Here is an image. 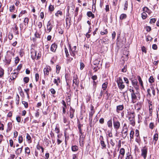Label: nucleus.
Instances as JSON below:
<instances>
[{
	"label": "nucleus",
	"mask_w": 159,
	"mask_h": 159,
	"mask_svg": "<svg viewBox=\"0 0 159 159\" xmlns=\"http://www.w3.org/2000/svg\"><path fill=\"white\" fill-rule=\"evenodd\" d=\"M129 91L130 93L132 102L133 103H135L136 102L137 95L138 94V93L135 92L133 88L129 89Z\"/></svg>",
	"instance_id": "obj_1"
},
{
	"label": "nucleus",
	"mask_w": 159,
	"mask_h": 159,
	"mask_svg": "<svg viewBox=\"0 0 159 159\" xmlns=\"http://www.w3.org/2000/svg\"><path fill=\"white\" fill-rule=\"evenodd\" d=\"M116 82L119 89L122 90L125 87V86L121 77H119L116 79Z\"/></svg>",
	"instance_id": "obj_2"
},
{
	"label": "nucleus",
	"mask_w": 159,
	"mask_h": 159,
	"mask_svg": "<svg viewBox=\"0 0 159 159\" xmlns=\"http://www.w3.org/2000/svg\"><path fill=\"white\" fill-rule=\"evenodd\" d=\"M151 92H152L153 97L155 95V89L153 85L152 84L150 85V88L148 89L147 90V96L149 97H151L152 96Z\"/></svg>",
	"instance_id": "obj_3"
},
{
	"label": "nucleus",
	"mask_w": 159,
	"mask_h": 159,
	"mask_svg": "<svg viewBox=\"0 0 159 159\" xmlns=\"http://www.w3.org/2000/svg\"><path fill=\"white\" fill-rule=\"evenodd\" d=\"M135 114L133 113H130L129 114L128 118L130 122V124L133 126L135 124Z\"/></svg>",
	"instance_id": "obj_4"
},
{
	"label": "nucleus",
	"mask_w": 159,
	"mask_h": 159,
	"mask_svg": "<svg viewBox=\"0 0 159 159\" xmlns=\"http://www.w3.org/2000/svg\"><path fill=\"white\" fill-rule=\"evenodd\" d=\"M31 57L33 59H35L38 60L40 58L41 56V54L38 53L37 54L36 51L34 49H32L31 50Z\"/></svg>",
	"instance_id": "obj_5"
},
{
	"label": "nucleus",
	"mask_w": 159,
	"mask_h": 159,
	"mask_svg": "<svg viewBox=\"0 0 159 159\" xmlns=\"http://www.w3.org/2000/svg\"><path fill=\"white\" fill-rule=\"evenodd\" d=\"M116 119H117L116 117L114 116L113 117V126L116 130L117 131L119 129L120 127V123L119 121L116 120Z\"/></svg>",
	"instance_id": "obj_6"
},
{
	"label": "nucleus",
	"mask_w": 159,
	"mask_h": 159,
	"mask_svg": "<svg viewBox=\"0 0 159 159\" xmlns=\"http://www.w3.org/2000/svg\"><path fill=\"white\" fill-rule=\"evenodd\" d=\"M69 48L71 55L74 57V58H75V54L77 52V51H76V46H74L73 48H71V45L69 44Z\"/></svg>",
	"instance_id": "obj_7"
},
{
	"label": "nucleus",
	"mask_w": 159,
	"mask_h": 159,
	"mask_svg": "<svg viewBox=\"0 0 159 159\" xmlns=\"http://www.w3.org/2000/svg\"><path fill=\"white\" fill-rule=\"evenodd\" d=\"M131 81L133 86L136 90L138 89L139 88V86L137 78L135 77L133 79L132 78L131 79Z\"/></svg>",
	"instance_id": "obj_8"
},
{
	"label": "nucleus",
	"mask_w": 159,
	"mask_h": 159,
	"mask_svg": "<svg viewBox=\"0 0 159 159\" xmlns=\"http://www.w3.org/2000/svg\"><path fill=\"white\" fill-rule=\"evenodd\" d=\"M148 149V148L146 146H144L141 149V156L143 157L144 159H146V158Z\"/></svg>",
	"instance_id": "obj_9"
},
{
	"label": "nucleus",
	"mask_w": 159,
	"mask_h": 159,
	"mask_svg": "<svg viewBox=\"0 0 159 159\" xmlns=\"http://www.w3.org/2000/svg\"><path fill=\"white\" fill-rule=\"evenodd\" d=\"M135 136L136 137L135 141L138 143H139L140 142V138L139 136V131L136 129L135 130Z\"/></svg>",
	"instance_id": "obj_10"
},
{
	"label": "nucleus",
	"mask_w": 159,
	"mask_h": 159,
	"mask_svg": "<svg viewBox=\"0 0 159 159\" xmlns=\"http://www.w3.org/2000/svg\"><path fill=\"white\" fill-rule=\"evenodd\" d=\"M53 27V26L51 24L50 21H48L47 24V30L48 31V33L51 31Z\"/></svg>",
	"instance_id": "obj_11"
},
{
	"label": "nucleus",
	"mask_w": 159,
	"mask_h": 159,
	"mask_svg": "<svg viewBox=\"0 0 159 159\" xmlns=\"http://www.w3.org/2000/svg\"><path fill=\"white\" fill-rule=\"evenodd\" d=\"M100 140V144L101 146L102 147V148L104 149L106 148V145L105 144L104 141H103V138L102 136H100L99 139Z\"/></svg>",
	"instance_id": "obj_12"
},
{
	"label": "nucleus",
	"mask_w": 159,
	"mask_h": 159,
	"mask_svg": "<svg viewBox=\"0 0 159 159\" xmlns=\"http://www.w3.org/2000/svg\"><path fill=\"white\" fill-rule=\"evenodd\" d=\"M51 70V68L50 66L46 67L43 69V71L45 75H48L49 72Z\"/></svg>",
	"instance_id": "obj_13"
},
{
	"label": "nucleus",
	"mask_w": 159,
	"mask_h": 159,
	"mask_svg": "<svg viewBox=\"0 0 159 159\" xmlns=\"http://www.w3.org/2000/svg\"><path fill=\"white\" fill-rule=\"evenodd\" d=\"M14 71L15 72H14L11 73V74L10 79L11 80H14L16 79L18 74V73L17 72H16V71Z\"/></svg>",
	"instance_id": "obj_14"
},
{
	"label": "nucleus",
	"mask_w": 159,
	"mask_h": 159,
	"mask_svg": "<svg viewBox=\"0 0 159 159\" xmlns=\"http://www.w3.org/2000/svg\"><path fill=\"white\" fill-rule=\"evenodd\" d=\"M66 27L68 29L70 27L71 24V19L70 17H66Z\"/></svg>",
	"instance_id": "obj_15"
},
{
	"label": "nucleus",
	"mask_w": 159,
	"mask_h": 159,
	"mask_svg": "<svg viewBox=\"0 0 159 159\" xmlns=\"http://www.w3.org/2000/svg\"><path fill=\"white\" fill-rule=\"evenodd\" d=\"M128 129L123 128L122 131V136L124 138H125L127 135Z\"/></svg>",
	"instance_id": "obj_16"
},
{
	"label": "nucleus",
	"mask_w": 159,
	"mask_h": 159,
	"mask_svg": "<svg viewBox=\"0 0 159 159\" xmlns=\"http://www.w3.org/2000/svg\"><path fill=\"white\" fill-rule=\"evenodd\" d=\"M13 31L15 33V34L18 35L19 34V32L18 31V27L17 26L16 24H14L13 27L12 28Z\"/></svg>",
	"instance_id": "obj_17"
},
{
	"label": "nucleus",
	"mask_w": 159,
	"mask_h": 159,
	"mask_svg": "<svg viewBox=\"0 0 159 159\" xmlns=\"http://www.w3.org/2000/svg\"><path fill=\"white\" fill-rule=\"evenodd\" d=\"M75 110L72 108L71 107H70V117L71 119H72L74 117V112Z\"/></svg>",
	"instance_id": "obj_18"
},
{
	"label": "nucleus",
	"mask_w": 159,
	"mask_h": 159,
	"mask_svg": "<svg viewBox=\"0 0 159 159\" xmlns=\"http://www.w3.org/2000/svg\"><path fill=\"white\" fill-rule=\"evenodd\" d=\"M78 77L77 75L75 76H74L73 77V84H75V85L78 86H79V82H78Z\"/></svg>",
	"instance_id": "obj_19"
},
{
	"label": "nucleus",
	"mask_w": 159,
	"mask_h": 159,
	"mask_svg": "<svg viewBox=\"0 0 159 159\" xmlns=\"http://www.w3.org/2000/svg\"><path fill=\"white\" fill-rule=\"evenodd\" d=\"M57 48V45L55 43H53L51 46V50L53 52H55Z\"/></svg>",
	"instance_id": "obj_20"
},
{
	"label": "nucleus",
	"mask_w": 159,
	"mask_h": 159,
	"mask_svg": "<svg viewBox=\"0 0 159 159\" xmlns=\"http://www.w3.org/2000/svg\"><path fill=\"white\" fill-rule=\"evenodd\" d=\"M12 124L11 122H9L7 124V129L6 130V132L7 133H8L9 132L12 128Z\"/></svg>",
	"instance_id": "obj_21"
},
{
	"label": "nucleus",
	"mask_w": 159,
	"mask_h": 159,
	"mask_svg": "<svg viewBox=\"0 0 159 159\" xmlns=\"http://www.w3.org/2000/svg\"><path fill=\"white\" fill-rule=\"evenodd\" d=\"M123 109L124 106L123 105L118 106L116 107V111L119 113V111L122 110Z\"/></svg>",
	"instance_id": "obj_22"
},
{
	"label": "nucleus",
	"mask_w": 159,
	"mask_h": 159,
	"mask_svg": "<svg viewBox=\"0 0 159 159\" xmlns=\"http://www.w3.org/2000/svg\"><path fill=\"white\" fill-rule=\"evenodd\" d=\"M125 159H134L132 155L129 152H128L126 154V156Z\"/></svg>",
	"instance_id": "obj_23"
},
{
	"label": "nucleus",
	"mask_w": 159,
	"mask_h": 159,
	"mask_svg": "<svg viewBox=\"0 0 159 159\" xmlns=\"http://www.w3.org/2000/svg\"><path fill=\"white\" fill-rule=\"evenodd\" d=\"M53 82L54 84H56L57 86H58L59 83H60V78L58 77L57 79H55L54 80Z\"/></svg>",
	"instance_id": "obj_24"
},
{
	"label": "nucleus",
	"mask_w": 159,
	"mask_h": 159,
	"mask_svg": "<svg viewBox=\"0 0 159 159\" xmlns=\"http://www.w3.org/2000/svg\"><path fill=\"white\" fill-rule=\"evenodd\" d=\"M87 16L89 17H91L92 18H94L95 17L94 14H93L91 11H88L87 13Z\"/></svg>",
	"instance_id": "obj_25"
},
{
	"label": "nucleus",
	"mask_w": 159,
	"mask_h": 159,
	"mask_svg": "<svg viewBox=\"0 0 159 159\" xmlns=\"http://www.w3.org/2000/svg\"><path fill=\"white\" fill-rule=\"evenodd\" d=\"M137 78L139 81V84H140V85H141L142 87H143V83L141 78L140 76L138 75L137 76Z\"/></svg>",
	"instance_id": "obj_26"
},
{
	"label": "nucleus",
	"mask_w": 159,
	"mask_h": 159,
	"mask_svg": "<svg viewBox=\"0 0 159 159\" xmlns=\"http://www.w3.org/2000/svg\"><path fill=\"white\" fill-rule=\"evenodd\" d=\"M107 125L108 127L110 128H111L112 127V119L111 118L107 122Z\"/></svg>",
	"instance_id": "obj_27"
},
{
	"label": "nucleus",
	"mask_w": 159,
	"mask_h": 159,
	"mask_svg": "<svg viewBox=\"0 0 159 159\" xmlns=\"http://www.w3.org/2000/svg\"><path fill=\"white\" fill-rule=\"evenodd\" d=\"M134 131L133 130L131 131L130 133V139L131 141H133V139L134 138Z\"/></svg>",
	"instance_id": "obj_28"
},
{
	"label": "nucleus",
	"mask_w": 159,
	"mask_h": 159,
	"mask_svg": "<svg viewBox=\"0 0 159 159\" xmlns=\"http://www.w3.org/2000/svg\"><path fill=\"white\" fill-rule=\"evenodd\" d=\"M84 137H83V136L81 135L80 136V138L79 139V142L80 145H81V144H83V142H84Z\"/></svg>",
	"instance_id": "obj_29"
},
{
	"label": "nucleus",
	"mask_w": 159,
	"mask_h": 159,
	"mask_svg": "<svg viewBox=\"0 0 159 159\" xmlns=\"http://www.w3.org/2000/svg\"><path fill=\"white\" fill-rule=\"evenodd\" d=\"M26 138L29 143H30L31 142V137L28 133L26 134Z\"/></svg>",
	"instance_id": "obj_30"
},
{
	"label": "nucleus",
	"mask_w": 159,
	"mask_h": 159,
	"mask_svg": "<svg viewBox=\"0 0 159 159\" xmlns=\"http://www.w3.org/2000/svg\"><path fill=\"white\" fill-rule=\"evenodd\" d=\"M4 74V69L1 67H0V78L3 77Z\"/></svg>",
	"instance_id": "obj_31"
},
{
	"label": "nucleus",
	"mask_w": 159,
	"mask_h": 159,
	"mask_svg": "<svg viewBox=\"0 0 159 159\" xmlns=\"http://www.w3.org/2000/svg\"><path fill=\"white\" fill-rule=\"evenodd\" d=\"M29 22V19L27 17L25 18L24 22L25 26H28Z\"/></svg>",
	"instance_id": "obj_32"
},
{
	"label": "nucleus",
	"mask_w": 159,
	"mask_h": 159,
	"mask_svg": "<svg viewBox=\"0 0 159 159\" xmlns=\"http://www.w3.org/2000/svg\"><path fill=\"white\" fill-rule=\"evenodd\" d=\"M22 152V149L18 148L16 150L15 153L16 155H19Z\"/></svg>",
	"instance_id": "obj_33"
},
{
	"label": "nucleus",
	"mask_w": 159,
	"mask_h": 159,
	"mask_svg": "<svg viewBox=\"0 0 159 159\" xmlns=\"http://www.w3.org/2000/svg\"><path fill=\"white\" fill-rule=\"evenodd\" d=\"M15 6L14 5H11L9 7V11L11 12H13L15 10Z\"/></svg>",
	"instance_id": "obj_34"
},
{
	"label": "nucleus",
	"mask_w": 159,
	"mask_h": 159,
	"mask_svg": "<svg viewBox=\"0 0 159 159\" xmlns=\"http://www.w3.org/2000/svg\"><path fill=\"white\" fill-rule=\"evenodd\" d=\"M108 83L107 82L104 83L102 85V88L103 90H105L107 86Z\"/></svg>",
	"instance_id": "obj_35"
},
{
	"label": "nucleus",
	"mask_w": 159,
	"mask_h": 159,
	"mask_svg": "<svg viewBox=\"0 0 159 159\" xmlns=\"http://www.w3.org/2000/svg\"><path fill=\"white\" fill-rule=\"evenodd\" d=\"M143 12H147L148 13H150L151 11L147 7H144L143 9Z\"/></svg>",
	"instance_id": "obj_36"
},
{
	"label": "nucleus",
	"mask_w": 159,
	"mask_h": 159,
	"mask_svg": "<svg viewBox=\"0 0 159 159\" xmlns=\"http://www.w3.org/2000/svg\"><path fill=\"white\" fill-rule=\"evenodd\" d=\"M120 154L121 155H124L125 154V150L123 148H121L120 150Z\"/></svg>",
	"instance_id": "obj_37"
},
{
	"label": "nucleus",
	"mask_w": 159,
	"mask_h": 159,
	"mask_svg": "<svg viewBox=\"0 0 159 159\" xmlns=\"http://www.w3.org/2000/svg\"><path fill=\"white\" fill-rule=\"evenodd\" d=\"M158 134L157 133L155 134L153 136V140H154L155 141V143H156V142L157 141L158 139Z\"/></svg>",
	"instance_id": "obj_38"
},
{
	"label": "nucleus",
	"mask_w": 159,
	"mask_h": 159,
	"mask_svg": "<svg viewBox=\"0 0 159 159\" xmlns=\"http://www.w3.org/2000/svg\"><path fill=\"white\" fill-rule=\"evenodd\" d=\"M55 16L57 17H59V16H61L62 15V12L61 11H58L55 14Z\"/></svg>",
	"instance_id": "obj_39"
},
{
	"label": "nucleus",
	"mask_w": 159,
	"mask_h": 159,
	"mask_svg": "<svg viewBox=\"0 0 159 159\" xmlns=\"http://www.w3.org/2000/svg\"><path fill=\"white\" fill-rule=\"evenodd\" d=\"M141 15L142 18L143 20L146 19L147 17V14L145 12H143L141 14Z\"/></svg>",
	"instance_id": "obj_40"
},
{
	"label": "nucleus",
	"mask_w": 159,
	"mask_h": 159,
	"mask_svg": "<svg viewBox=\"0 0 159 159\" xmlns=\"http://www.w3.org/2000/svg\"><path fill=\"white\" fill-rule=\"evenodd\" d=\"M78 147L76 145H74L72 146L71 149L73 151L75 152L78 150Z\"/></svg>",
	"instance_id": "obj_41"
},
{
	"label": "nucleus",
	"mask_w": 159,
	"mask_h": 159,
	"mask_svg": "<svg viewBox=\"0 0 159 159\" xmlns=\"http://www.w3.org/2000/svg\"><path fill=\"white\" fill-rule=\"evenodd\" d=\"M22 65L21 64H20L17 67V68L16 69L14 70V71H16L18 73L20 70L21 68L22 67Z\"/></svg>",
	"instance_id": "obj_42"
},
{
	"label": "nucleus",
	"mask_w": 159,
	"mask_h": 159,
	"mask_svg": "<svg viewBox=\"0 0 159 159\" xmlns=\"http://www.w3.org/2000/svg\"><path fill=\"white\" fill-rule=\"evenodd\" d=\"M127 15L125 14H121L120 17V20H123L126 18Z\"/></svg>",
	"instance_id": "obj_43"
},
{
	"label": "nucleus",
	"mask_w": 159,
	"mask_h": 159,
	"mask_svg": "<svg viewBox=\"0 0 159 159\" xmlns=\"http://www.w3.org/2000/svg\"><path fill=\"white\" fill-rule=\"evenodd\" d=\"M20 100V97L17 94L16 97V104L18 105L19 104Z\"/></svg>",
	"instance_id": "obj_44"
},
{
	"label": "nucleus",
	"mask_w": 159,
	"mask_h": 159,
	"mask_svg": "<svg viewBox=\"0 0 159 159\" xmlns=\"http://www.w3.org/2000/svg\"><path fill=\"white\" fill-rule=\"evenodd\" d=\"M155 80L153 76H151L149 79V81L151 83H152L154 82Z\"/></svg>",
	"instance_id": "obj_45"
},
{
	"label": "nucleus",
	"mask_w": 159,
	"mask_h": 159,
	"mask_svg": "<svg viewBox=\"0 0 159 159\" xmlns=\"http://www.w3.org/2000/svg\"><path fill=\"white\" fill-rule=\"evenodd\" d=\"M56 73L57 74H58L59 73L60 70L61 69V67L58 65H57L56 66Z\"/></svg>",
	"instance_id": "obj_46"
},
{
	"label": "nucleus",
	"mask_w": 159,
	"mask_h": 159,
	"mask_svg": "<svg viewBox=\"0 0 159 159\" xmlns=\"http://www.w3.org/2000/svg\"><path fill=\"white\" fill-rule=\"evenodd\" d=\"M18 89L19 91V93L20 95L21 96H23L24 95V93L22 90V89H21V88L20 87H19L18 88Z\"/></svg>",
	"instance_id": "obj_47"
},
{
	"label": "nucleus",
	"mask_w": 159,
	"mask_h": 159,
	"mask_svg": "<svg viewBox=\"0 0 159 159\" xmlns=\"http://www.w3.org/2000/svg\"><path fill=\"white\" fill-rule=\"evenodd\" d=\"M58 31L59 34H63L64 32L63 28L61 27L58 28Z\"/></svg>",
	"instance_id": "obj_48"
},
{
	"label": "nucleus",
	"mask_w": 159,
	"mask_h": 159,
	"mask_svg": "<svg viewBox=\"0 0 159 159\" xmlns=\"http://www.w3.org/2000/svg\"><path fill=\"white\" fill-rule=\"evenodd\" d=\"M128 2L127 1H125L124 4V10H126L128 9Z\"/></svg>",
	"instance_id": "obj_49"
},
{
	"label": "nucleus",
	"mask_w": 159,
	"mask_h": 159,
	"mask_svg": "<svg viewBox=\"0 0 159 159\" xmlns=\"http://www.w3.org/2000/svg\"><path fill=\"white\" fill-rule=\"evenodd\" d=\"M65 51L66 55V56L67 57H69V54L68 52L67 48H65Z\"/></svg>",
	"instance_id": "obj_50"
},
{
	"label": "nucleus",
	"mask_w": 159,
	"mask_h": 159,
	"mask_svg": "<svg viewBox=\"0 0 159 159\" xmlns=\"http://www.w3.org/2000/svg\"><path fill=\"white\" fill-rule=\"evenodd\" d=\"M25 152L28 154L30 153V150L28 147L25 148Z\"/></svg>",
	"instance_id": "obj_51"
},
{
	"label": "nucleus",
	"mask_w": 159,
	"mask_h": 159,
	"mask_svg": "<svg viewBox=\"0 0 159 159\" xmlns=\"http://www.w3.org/2000/svg\"><path fill=\"white\" fill-rule=\"evenodd\" d=\"M22 103L24 105L25 107V108H28V103L27 102H25L24 101H22Z\"/></svg>",
	"instance_id": "obj_52"
},
{
	"label": "nucleus",
	"mask_w": 159,
	"mask_h": 159,
	"mask_svg": "<svg viewBox=\"0 0 159 159\" xmlns=\"http://www.w3.org/2000/svg\"><path fill=\"white\" fill-rule=\"evenodd\" d=\"M124 80L125 83H126L127 86H129V82L128 79L126 77H124Z\"/></svg>",
	"instance_id": "obj_53"
},
{
	"label": "nucleus",
	"mask_w": 159,
	"mask_h": 159,
	"mask_svg": "<svg viewBox=\"0 0 159 159\" xmlns=\"http://www.w3.org/2000/svg\"><path fill=\"white\" fill-rule=\"evenodd\" d=\"M26 12H27L25 10L22 11L20 12V13L19 14V17H21L22 16V15L26 13Z\"/></svg>",
	"instance_id": "obj_54"
},
{
	"label": "nucleus",
	"mask_w": 159,
	"mask_h": 159,
	"mask_svg": "<svg viewBox=\"0 0 159 159\" xmlns=\"http://www.w3.org/2000/svg\"><path fill=\"white\" fill-rule=\"evenodd\" d=\"M23 137H22V136H19V137L18 138L19 143H21L23 142Z\"/></svg>",
	"instance_id": "obj_55"
},
{
	"label": "nucleus",
	"mask_w": 159,
	"mask_h": 159,
	"mask_svg": "<svg viewBox=\"0 0 159 159\" xmlns=\"http://www.w3.org/2000/svg\"><path fill=\"white\" fill-rule=\"evenodd\" d=\"M105 94H106V96H105L106 99L107 100H108L109 98V97L110 95V94L107 91H106L105 93Z\"/></svg>",
	"instance_id": "obj_56"
},
{
	"label": "nucleus",
	"mask_w": 159,
	"mask_h": 159,
	"mask_svg": "<svg viewBox=\"0 0 159 159\" xmlns=\"http://www.w3.org/2000/svg\"><path fill=\"white\" fill-rule=\"evenodd\" d=\"M39 75L38 73H37L35 75V79L36 82H37L39 80Z\"/></svg>",
	"instance_id": "obj_57"
},
{
	"label": "nucleus",
	"mask_w": 159,
	"mask_h": 159,
	"mask_svg": "<svg viewBox=\"0 0 159 159\" xmlns=\"http://www.w3.org/2000/svg\"><path fill=\"white\" fill-rule=\"evenodd\" d=\"M67 63H69V62H70L73 59L71 57H67Z\"/></svg>",
	"instance_id": "obj_58"
},
{
	"label": "nucleus",
	"mask_w": 159,
	"mask_h": 159,
	"mask_svg": "<svg viewBox=\"0 0 159 159\" xmlns=\"http://www.w3.org/2000/svg\"><path fill=\"white\" fill-rule=\"evenodd\" d=\"M156 20L155 18L151 19L150 21V23L151 24H153L155 23Z\"/></svg>",
	"instance_id": "obj_59"
},
{
	"label": "nucleus",
	"mask_w": 159,
	"mask_h": 159,
	"mask_svg": "<svg viewBox=\"0 0 159 159\" xmlns=\"http://www.w3.org/2000/svg\"><path fill=\"white\" fill-rule=\"evenodd\" d=\"M29 79L28 77H25L24 78V82L27 83L29 81Z\"/></svg>",
	"instance_id": "obj_60"
},
{
	"label": "nucleus",
	"mask_w": 159,
	"mask_h": 159,
	"mask_svg": "<svg viewBox=\"0 0 159 159\" xmlns=\"http://www.w3.org/2000/svg\"><path fill=\"white\" fill-rule=\"evenodd\" d=\"M63 122L65 124H66L68 122L67 119L65 116H63Z\"/></svg>",
	"instance_id": "obj_61"
},
{
	"label": "nucleus",
	"mask_w": 159,
	"mask_h": 159,
	"mask_svg": "<svg viewBox=\"0 0 159 159\" xmlns=\"http://www.w3.org/2000/svg\"><path fill=\"white\" fill-rule=\"evenodd\" d=\"M50 91L51 93L52 94H55L56 93V91L55 89L53 88H52L50 90Z\"/></svg>",
	"instance_id": "obj_62"
},
{
	"label": "nucleus",
	"mask_w": 159,
	"mask_h": 159,
	"mask_svg": "<svg viewBox=\"0 0 159 159\" xmlns=\"http://www.w3.org/2000/svg\"><path fill=\"white\" fill-rule=\"evenodd\" d=\"M49 9L50 11H52L54 10V7L52 5H50L49 7Z\"/></svg>",
	"instance_id": "obj_63"
},
{
	"label": "nucleus",
	"mask_w": 159,
	"mask_h": 159,
	"mask_svg": "<svg viewBox=\"0 0 159 159\" xmlns=\"http://www.w3.org/2000/svg\"><path fill=\"white\" fill-rule=\"evenodd\" d=\"M15 63L16 64H17L20 61V59L18 57H16L15 58Z\"/></svg>",
	"instance_id": "obj_64"
}]
</instances>
